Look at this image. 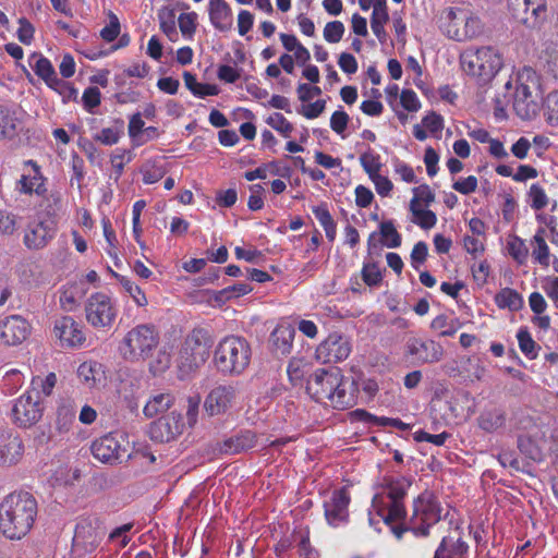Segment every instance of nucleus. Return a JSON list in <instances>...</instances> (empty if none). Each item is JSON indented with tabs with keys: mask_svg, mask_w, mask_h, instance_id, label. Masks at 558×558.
Returning a JSON list of instances; mask_svg holds the SVG:
<instances>
[{
	"mask_svg": "<svg viewBox=\"0 0 558 558\" xmlns=\"http://www.w3.org/2000/svg\"><path fill=\"white\" fill-rule=\"evenodd\" d=\"M518 447L522 453L533 461L539 462L545 458V448L541 442H535L532 437L520 436L518 439Z\"/></svg>",
	"mask_w": 558,
	"mask_h": 558,
	"instance_id": "obj_44",
	"label": "nucleus"
},
{
	"mask_svg": "<svg viewBox=\"0 0 558 558\" xmlns=\"http://www.w3.org/2000/svg\"><path fill=\"white\" fill-rule=\"evenodd\" d=\"M118 308L112 299L104 292L90 294L85 304L87 323L96 329H109L116 322Z\"/></svg>",
	"mask_w": 558,
	"mask_h": 558,
	"instance_id": "obj_11",
	"label": "nucleus"
},
{
	"mask_svg": "<svg viewBox=\"0 0 558 558\" xmlns=\"http://www.w3.org/2000/svg\"><path fill=\"white\" fill-rule=\"evenodd\" d=\"M19 283L26 289H38L50 283V276L35 262L21 263L15 270Z\"/></svg>",
	"mask_w": 558,
	"mask_h": 558,
	"instance_id": "obj_27",
	"label": "nucleus"
},
{
	"mask_svg": "<svg viewBox=\"0 0 558 558\" xmlns=\"http://www.w3.org/2000/svg\"><path fill=\"white\" fill-rule=\"evenodd\" d=\"M37 501L28 493H12L0 502V531L9 539H21L33 527Z\"/></svg>",
	"mask_w": 558,
	"mask_h": 558,
	"instance_id": "obj_2",
	"label": "nucleus"
},
{
	"mask_svg": "<svg viewBox=\"0 0 558 558\" xmlns=\"http://www.w3.org/2000/svg\"><path fill=\"white\" fill-rule=\"evenodd\" d=\"M46 181L40 166L35 160L28 159L23 161L16 191L20 194L44 196L47 192Z\"/></svg>",
	"mask_w": 558,
	"mask_h": 558,
	"instance_id": "obj_20",
	"label": "nucleus"
},
{
	"mask_svg": "<svg viewBox=\"0 0 558 558\" xmlns=\"http://www.w3.org/2000/svg\"><path fill=\"white\" fill-rule=\"evenodd\" d=\"M174 403V397L168 391L153 393L143 408V414L147 418H153L167 412Z\"/></svg>",
	"mask_w": 558,
	"mask_h": 558,
	"instance_id": "obj_35",
	"label": "nucleus"
},
{
	"mask_svg": "<svg viewBox=\"0 0 558 558\" xmlns=\"http://www.w3.org/2000/svg\"><path fill=\"white\" fill-rule=\"evenodd\" d=\"M24 454V444L21 437L11 432H0V465L17 464Z\"/></svg>",
	"mask_w": 558,
	"mask_h": 558,
	"instance_id": "obj_26",
	"label": "nucleus"
},
{
	"mask_svg": "<svg viewBox=\"0 0 558 558\" xmlns=\"http://www.w3.org/2000/svg\"><path fill=\"white\" fill-rule=\"evenodd\" d=\"M529 196L531 198V207L535 210H541L548 204V197L545 190L537 183L531 185Z\"/></svg>",
	"mask_w": 558,
	"mask_h": 558,
	"instance_id": "obj_56",
	"label": "nucleus"
},
{
	"mask_svg": "<svg viewBox=\"0 0 558 558\" xmlns=\"http://www.w3.org/2000/svg\"><path fill=\"white\" fill-rule=\"evenodd\" d=\"M380 235L383 244L389 248H396L401 245V235L397 231L392 221L381 222Z\"/></svg>",
	"mask_w": 558,
	"mask_h": 558,
	"instance_id": "obj_51",
	"label": "nucleus"
},
{
	"mask_svg": "<svg viewBox=\"0 0 558 558\" xmlns=\"http://www.w3.org/2000/svg\"><path fill=\"white\" fill-rule=\"evenodd\" d=\"M312 213L324 228L326 238L333 242L337 236V225L330 215L327 205L320 204L312 207Z\"/></svg>",
	"mask_w": 558,
	"mask_h": 558,
	"instance_id": "obj_40",
	"label": "nucleus"
},
{
	"mask_svg": "<svg viewBox=\"0 0 558 558\" xmlns=\"http://www.w3.org/2000/svg\"><path fill=\"white\" fill-rule=\"evenodd\" d=\"M351 349V343L347 337L332 332L318 344L315 356L322 363H337L348 359Z\"/></svg>",
	"mask_w": 558,
	"mask_h": 558,
	"instance_id": "obj_21",
	"label": "nucleus"
},
{
	"mask_svg": "<svg viewBox=\"0 0 558 558\" xmlns=\"http://www.w3.org/2000/svg\"><path fill=\"white\" fill-rule=\"evenodd\" d=\"M484 24L476 16H464L463 27H450L447 29V36L451 39L462 41L469 38H474L482 34Z\"/></svg>",
	"mask_w": 558,
	"mask_h": 558,
	"instance_id": "obj_36",
	"label": "nucleus"
},
{
	"mask_svg": "<svg viewBox=\"0 0 558 558\" xmlns=\"http://www.w3.org/2000/svg\"><path fill=\"white\" fill-rule=\"evenodd\" d=\"M511 19L526 28H539L547 20L546 0H507Z\"/></svg>",
	"mask_w": 558,
	"mask_h": 558,
	"instance_id": "obj_10",
	"label": "nucleus"
},
{
	"mask_svg": "<svg viewBox=\"0 0 558 558\" xmlns=\"http://www.w3.org/2000/svg\"><path fill=\"white\" fill-rule=\"evenodd\" d=\"M410 486L411 481L404 476H384L375 486L372 507L368 511L369 524L376 527L383 522L400 538L404 529L396 523L405 517L403 499Z\"/></svg>",
	"mask_w": 558,
	"mask_h": 558,
	"instance_id": "obj_1",
	"label": "nucleus"
},
{
	"mask_svg": "<svg viewBox=\"0 0 558 558\" xmlns=\"http://www.w3.org/2000/svg\"><path fill=\"white\" fill-rule=\"evenodd\" d=\"M543 114L546 123L558 126V89L549 92L543 99Z\"/></svg>",
	"mask_w": 558,
	"mask_h": 558,
	"instance_id": "obj_42",
	"label": "nucleus"
},
{
	"mask_svg": "<svg viewBox=\"0 0 558 558\" xmlns=\"http://www.w3.org/2000/svg\"><path fill=\"white\" fill-rule=\"evenodd\" d=\"M239 399V388L233 385H218L205 398L204 410L210 416L222 415L231 410Z\"/></svg>",
	"mask_w": 558,
	"mask_h": 558,
	"instance_id": "obj_16",
	"label": "nucleus"
},
{
	"mask_svg": "<svg viewBox=\"0 0 558 558\" xmlns=\"http://www.w3.org/2000/svg\"><path fill=\"white\" fill-rule=\"evenodd\" d=\"M32 324L20 314H11L0 319V345L14 348L23 344L32 333Z\"/></svg>",
	"mask_w": 558,
	"mask_h": 558,
	"instance_id": "obj_14",
	"label": "nucleus"
},
{
	"mask_svg": "<svg viewBox=\"0 0 558 558\" xmlns=\"http://www.w3.org/2000/svg\"><path fill=\"white\" fill-rule=\"evenodd\" d=\"M344 32V24L341 21L336 20L326 23L323 31V36L327 43L337 44L342 39Z\"/></svg>",
	"mask_w": 558,
	"mask_h": 558,
	"instance_id": "obj_54",
	"label": "nucleus"
},
{
	"mask_svg": "<svg viewBox=\"0 0 558 558\" xmlns=\"http://www.w3.org/2000/svg\"><path fill=\"white\" fill-rule=\"evenodd\" d=\"M461 326L462 324L459 322V319L445 314L436 316L430 322V329L437 332V335L440 337L453 336L461 328Z\"/></svg>",
	"mask_w": 558,
	"mask_h": 558,
	"instance_id": "obj_39",
	"label": "nucleus"
},
{
	"mask_svg": "<svg viewBox=\"0 0 558 558\" xmlns=\"http://www.w3.org/2000/svg\"><path fill=\"white\" fill-rule=\"evenodd\" d=\"M515 83L512 108L522 120H532L539 111L542 77L533 68L524 66L518 72Z\"/></svg>",
	"mask_w": 558,
	"mask_h": 558,
	"instance_id": "obj_4",
	"label": "nucleus"
},
{
	"mask_svg": "<svg viewBox=\"0 0 558 558\" xmlns=\"http://www.w3.org/2000/svg\"><path fill=\"white\" fill-rule=\"evenodd\" d=\"M209 356V343L201 330L192 331L184 340L179 352V367L186 376L201 367Z\"/></svg>",
	"mask_w": 558,
	"mask_h": 558,
	"instance_id": "obj_8",
	"label": "nucleus"
},
{
	"mask_svg": "<svg viewBox=\"0 0 558 558\" xmlns=\"http://www.w3.org/2000/svg\"><path fill=\"white\" fill-rule=\"evenodd\" d=\"M463 245L468 254L474 260L471 265V271L475 283L478 287H484L488 281V266L484 258L486 238L464 235Z\"/></svg>",
	"mask_w": 558,
	"mask_h": 558,
	"instance_id": "obj_19",
	"label": "nucleus"
},
{
	"mask_svg": "<svg viewBox=\"0 0 558 558\" xmlns=\"http://www.w3.org/2000/svg\"><path fill=\"white\" fill-rule=\"evenodd\" d=\"M531 257L534 264H538L543 268L550 265V250L546 242V229L539 227L530 240Z\"/></svg>",
	"mask_w": 558,
	"mask_h": 558,
	"instance_id": "obj_34",
	"label": "nucleus"
},
{
	"mask_svg": "<svg viewBox=\"0 0 558 558\" xmlns=\"http://www.w3.org/2000/svg\"><path fill=\"white\" fill-rule=\"evenodd\" d=\"M31 66L35 74L40 77L48 87L62 94L64 89L75 92L69 86V84L60 80L54 71V68L50 60L40 53H34L31 57Z\"/></svg>",
	"mask_w": 558,
	"mask_h": 558,
	"instance_id": "obj_24",
	"label": "nucleus"
},
{
	"mask_svg": "<svg viewBox=\"0 0 558 558\" xmlns=\"http://www.w3.org/2000/svg\"><path fill=\"white\" fill-rule=\"evenodd\" d=\"M351 386L338 368L316 369L307 380L306 391L315 401L343 410L355 401Z\"/></svg>",
	"mask_w": 558,
	"mask_h": 558,
	"instance_id": "obj_3",
	"label": "nucleus"
},
{
	"mask_svg": "<svg viewBox=\"0 0 558 558\" xmlns=\"http://www.w3.org/2000/svg\"><path fill=\"white\" fill-rule=\"evenodd\" d=\"M464 15L462 12H457L454 9H447L441 15L440 28L447 35V29L450 27H460L463 24Z\"/></svg>",
	"mask_w": 558,
	"mask_h": 558,
	"instance_id": "obj_55",
	"label": "nucleus"
},
{
	"mask_svg": "<svg viewBox=\"0 0 558 558\" xmlns=\"http://www.w3.org/2000/svg\"><path fill=\"white\" fill-rule=\"evenodd\" d=\"M76 377L89 390L100 389L106 384V372L96 361L83 362L76 369Z\"/></svg>",
	"mask_w": 558,
	"mask_h": 558,
	"instance_id": "obj_30",
	"label": "nucleus"
},
{
	"mask_svg": "<svg viewBox=\"0 0 558 558\" xmlns=\"http://www.w3.org/2000/svg\"><path fill=\"white\" fill-rule=\"evenodd\" d=\"M349 114L343 110H337L331 114L330 118V129L344 138V132L348 128L349 123Z\"/></svg>",
	"mask_w": 558,
	"mask_h": 558,
	"instance_id": "obj_61",
	"label": "nucleus"
},
{
	"mask_svg": "<svg viewBox=\"0 0 558 558\" xmlns=\"http://www.w3.org/2000/svg\"><path fill=\"white\" fill-rule=\"evenodd\" d=\"M56 384L57 375L54 373H49L45 377H34L32 380V388L33 390H37L38 393L48 397L52 393Z\"/></svg>",
	"mask_w": 558,
	"mask_h": 558,
	"instance_id": "obj_53",
	"label": "nucleus"
},
{
	"mask_svg": "<svg viewBox=\"0 0 558 558\" xmlns=\"http://www.w3.org/2000/svg\"><path fill=\"white\" fill-rule=\"evenodd\" d=\"M266 123L280 133L283 137L288 138L293 132V125L290 123L283 114L275 112L266 119Z\"/></svg>",
	"mask_w": 558,
	"mask_h": 558,
	"instance_id": "obj_52",
	"label": "nucleus"
},
{
	"mask_svg": "<svg viewBox=\"0 0 558 558\" xmlns=\"http://www.w3.org/2000/svg\"><path fill=\"white\" fill-rule=\"evenodd\" d=\"M517 339L521 352L529 360H534L537 357L541 347L533 340L530 331L526 328L519 329Z\"/></svg>",
	"mask_w": 558,
	"mask_h": 558,
	"instance_id": "obj_46",
	"label": "nucleus"
},
{
	"mask_svg": "<svg viewBox=\"0 0 558 558\" xmlns=\"http://www.w3.org/2000/svg\"><path fill=\"white\" fill-rule=\"evenodd\" d=\"M306 366L307 364L303 359H291L287 368V373L292 385L299 386L303 384L304 376L308 372Z\"/></svg>",
	"mask_w": 558,
	"mask_h": 558,
	"instance_id": "obj_50",
	"label": "nucleus"
},
{
	"mask_svg": "<svg viewBox=\"0 0 558 558\" xmlns=\"http://www.w3.org/2000/svg\"><path fill=\"white\" fill-rule=\"evenodd\" d=\"M51 335L59 347L63 349L82 348L86 341L83 325L68 315L60 316L53 320Z\"/></svg>",
	"mask_w": 558,
	"mask_h": 558,
	"instance_id": "obj_13",
	"label": "nucleus"
},
{
	"mask_svg": "<svg viewBox=\"0 0 558 558\" xmlns=\"http://www.w3.org/2000/svg\"><path fill=\"white\" fill-rule=\"evenodd\" d=\"M427 256V244L423 241L415 243L410 255L411 266L414 269L418 270L421 266L424 265V263L426 262Z\"/></svg>",
	"mask_w": 558,
	"mask_h": 558,
	"instance_id": "obj_59",
	"label": "nucleus"
},
{
	"mask_svg": "<svg viewBox=\"0 0 558 558\" xmlns=\"http://www.w3.org/2000/svg\"><path fill=\"white\" fill-rule=\"evenodd\" d=\"M404 354L416 364H434L442 360L445 350L433 339L410 337L404 345Z\"/></svg>",
	"mask_w": 558,
	"mask_h": 558,
	"instance_id": "obj_15",
	"label": "nucleus"
},
{
	"mask_svg": "<svg viewBox=\"0 0 558 558\" xmlns=\"http://www.w3.org/2000/svg\"><path fill=\"white\" fill-rule=\"evenodd\" d=\"M488 48H469L461 56L463 71L478 80V83L486 82V63L488 62Z\"/></svg>",
	"mask_w": 558,
	"mask_h": 558,
	"instance_id": "obj_25",
	"label": "nucleus"
},
{
	"mask_svg": "<svg viewBox=\"0 0 558 558\" xmlns=\"http://www.w3.org/2000/svg\"><path fill=\"white\" fill-rule=\"evenodd\" d=\"M375 186L377 194L381 197H388L393 189V184L388 177L380 172L368 178Z\"/></svg>",
	"mask_w": 558,
	"mask_h": 558,
	"instance_id": "obj_62",
	"label": "nucleus"
},
{
	"mask_svg": "<svg viewBox=\"0 0 558 558\" xmlns=\"http://www.w3.org/2000/svg\"><path fill=\"white\" fill-rule=\"evenodd\" d=\"M445 368L449 376H464L471 380H480L485 376V368L476 357H463L460 362L446 364Z\"/></svg>",
	"mask_w": 558,
	"mask_h": 558,
	"instance_id": "obj_33",
	"label": "nucleus"
},
{
	"mask_svg": "<svg viewBox=\"0 0 558 558\" xmlns=\"http://www.w3.org/2000/svg\"><path fill=\"white\" fill-rule=\"evenodd\" d=\"M57 231L58 222L53 217L41 218L35 223L28 225L23 243L31 251H40L52 241Z\"/></svg>",
	"mask_w": 558,
	"mask_h": 558,
	"instance_id": "obj_17",
	"label": "nucleus"
},
{
	"mask_svg": "<svg viewBox=\"0 0 558 558\" xmlns=\"http://www.w3.org/2000/svg\"><path fill=\"white\" fill-rule=\"evenodd\" d=\"M109 24L100 31L101 38L107 41H113L120 34L121 26L118 16L113 12L108 13Z\"/></svg>",
	"mask_w": 558,
	"mask_h": 558,
	"instance_id": "obj_58",
	"label": "nucleus"
},
{
	"mask_svg": "<svg viewBox=\"0 0 558 558\" xmlns=\"http://www.w3.org/2000/svg\"><path fill=\"white\" fill-rule=\"evenodd\" d=\"M507 248L510 256L520 265L526 263L529 258V247L525 241L518 235H512L508 240Z\"/></svg>",
	"mask_w": 558,
	"mask_h": 558,
	"instance_id": "obj_47",
	"label": "nucleus"
},
{
	"mask_svg": "<svg viewBox=\"0 0 558 558\" xmlns=\"http://www.w3.org/2000/svg\"><path fill=\"white\" fill-rule=\"evenodd\" d=\"M253 290L250 283H235L233 286L227 287L216 293V301L227 302L232 299L240 298L242 295L248 294Z\"/></svg>",
	"mask_w": 558,
	"mask_h": 558,
	"instance_id": "obj_49",
	"label": "nucleus"
},
{
	"mask_svg": "<svg viewBox=\"0 0 558 558\" xmlns=\"http://www.w3.org/2000/svg\"><path fill=\"white\" fill-rule=\"evenodd\" d=\"M393 172L405 183H416V174L413 168L400 159L392 161Z\"/></svg>",
	"mask_w": 558,
	"mask_h": 558,
	"instance_id": "obj_57",
	"label": "nucleus"
},
{
	"mask_svg": "<svg viewBox=\"0 0 558 558\" xmlns=\"http://www.w3.org/2000/svg\"><path fill=\"white\" fill-rule=\"evenodd\" d=\"M160 342V335L153 324H138L125 332L119 351L125 361L138 363L151 357Z\"/></svg>",
	"mask_w": 558,
	"mask_h": 558,
	"instance_id": "obj_5",
	"label": "nucleus"
},
{
	"mask_svg": "<svg viewBox=\"0 0 558 558\" xmlns=\"http://www.w3.org/2000/svg\"><path fill=\"white\" fill-rule=\"evenodd\" d=\"M494 300L499 308H508L511 312L521 310L524 304L522 295L511 288L501 289L496 293Z\"/></svg>",
	"mask_w": 558,
	"mask_h": 558,
	"instance_id": "obj_38",
	"label": "nucleus"
},
{
	"mask_svg": "<svg viewBox=\"0 0 558 558\" xmlns=\"http://www.w3.org/2000/svg\"><path fill=\"white\" fill-rule=\"evenodd\" d=\"M422 124L430 134L435 135L444 129V118L432 111L422 119Z\"/></svg>",
	"mask_w": 558,
	"mask_h": 558,
	"instance_id": "obj_64",
	"label": "nucleus"
},
{
	"mask_svg": "<svg viewBox=\"0 0 558 558\" xmlns=\"http://www.w3.org/2000/svg\"><path fill=\"white\" fill-rule=\"evenodd\" d=\"M410 211L413 216L412 222L422 229H432L437 222L435 213L429 209H425L420 205H415L414 203L410 204Z\"/></svg>",
	"mask_w": 558,
	"mask_h": 558,
	"instance_id": "obj_45",
	"label": "nucleus"
},
{
	"mask_svg": "<svg viewBox=\"0 0 558 558\" xmlns=\"http://www.w3.org/2000/svg\"><path fill=\"white\" fill-rule=\"evenodd\" d=\"M250 361L251 347L244 338L238 336L223 338L214 352L215 366L223 375H241Z\"/></svg>",
	"mask_w": 558,
	"mask_h": 558,
	"instance_id": "obj_6",
	"label": "nucleus"
},
{
	"mask_svg": "<svg viewBox=\"0 0 558 558\" xmlns=\"http://www.w3.org/2000/svg\"><path fill=\"white\" fill-rule=\"evenodd\" d=\"M119 282L123 289V291L132 298L134 303L140 307H145L148 304V300L144 293V291L131 279L126 277H120Z\"/></svg>",
	"mask_w": 558,
	"mask_h": 558,
	"instance_id": "obj_48",
	"label": "nucleus"
},
{
	"mask_svg": "<svg viewBox=\"0 0 558 558\" xmlns=\"http://www.w3.org/2000/svg\"><path fill=\"white\" fill-rule=\"evenodd\" d=\"M44 408L39 397L26 391L14 400L10 418L13 424L21 428H29L38 423L43 416Z\"/></svg>",
	"mask_w": 558,
	"mask_h": 558,
	"instance_id": "obj_12",
	"label": "nucleus"
},
{
	"mask_svg": "<svg viewBox=\"0 0 558 558\" xmlns=\"http://www.w3.org/2000/svg\"><path fill=\"white\" fill-rule=\"evenodd\" d=\"M441 517V509L435 496L430 493L421 494L413 502V513L409 530L416 536H425L428 529L436 524Z\"/></svg>",
	"mask_w": 558,
	"mask_h": 558,
	"instance_id": "obj_9",
	"label": "nucleus"
},
{
	"mask_svg": "<svg viewBox=\"0 0 558 558\" xmlns=\"http://www.w3.org/2000/svg\"><path fill=\"white\" fill-rule=\"evenodd\" d=\"M124 133V122L120 119L116 120L113 125L104 128L95 135V141L112 146L117 144Z\"/></svg>",
	"mask_w": 558,
	"mask_h": 558,
	"instance_id": "obj_41",
	"label": "nucleus"
},
{
	"mask_svg": "<svg viewBox=\"0 0 558 558\" xmlns=\"http://www.w3.org/2000/svg\"><path fill=\"white\" fill-rule=\"evenodd\" d=\"M23 131V123L15 109L0 106V141L15 140Z\"/></svg>",
	"mask_w": 558,
	"mask_h": 558,
	"instance_id": "obj_32",
	"label": "nucleus"
},
{
	"mask_svg": "<svg viewBox=\"0 0 558 558\" xmlns=\"http://www.w3.org/2000/svg\"><path fill=\"white\" fill-rule=\"evenodd\" d=\"M120 433H108L95 439L90 450L93 457L101 463L114 464L125 456L123 439Z\"/></svg>",
	"mask_w": 558,
	"mask_h": 558,
	"instance_id": "obj_18",
	"label": "nucleus"
},
{
	"mask_svg": "<svg viewBox=\"0 0 558 558\" xmlns=\"http://www.w3.org/2000/svg\"><path fill=\"white\" fill-rule=\"evenodd\" d=\"M208 17L211 26L222 33L233 27V12L226 0H208Z\"/></svg>",
	"mask_w": 558,
	"mask_h": 558,
	"instance_id": "obj_29",
	"label": "nucleus"
},
{
	"mask_svg": "<svg viewBox=\"0 0 558 558\" xmlns=\"http://www.w3.org/2000/svg\"><path fill=\"white\" fill-rule=\"evenodd\" d=\"M295 329L291 324L280 323L276 326L269 337L271 351L278 356H286L291 353Z\"/></svg>",
	"mask_w": 558,
	"mask_h": 558,
	"instance_id": "obj_31",
	"label": "nucleus"
},
{
	"mask_svg": "<svg viewBox=\"0 0 558 558\" xmlns=\"http://www.w3.org/2000/svg\"><path fill=\"white\" fill-rule=\"evenodd\" d=\"M468 545L460 536H446L437 548L434 558H464Z\"/></svg>",
	"mask_w": 558,
	"mask_h": 558,
	"instance_id": "obj_37",
	"label": "nucleus"
},
{
	"mask_svg": "<svg viewBox=\"0 0 558 558\" xmlns=\"http://www.w3.org/2000/svg\"><path fill=\"white\" fill-rule=\"evenodd\" d=\"M89 288L83 279L69 281L59 289V304L64 312H74Z\"/></svg>",
	"mask_w": 558,
	"mask_h": 558,
	"instance_id": "obj_28",
	"label": "nucleus"
},
{
	"mask_svg": "<svg viewBox=\"0 0 558 558\" xmlns=\"http://www.w3.org/2000/svg\"><path fill=\"white\" fill-rule=\"evenodd\" d=\"M350 496L345 489H337L325 500V517L331 526H339L348 521Z\"/></svg>",
	"mask_w": 558,
	"mask_h": 558,
	"instance_id": "obj_22",
	"label": "nucleus"
},
{
	"mask_svg": "<svg viewBox=\"0 0 558 558\" xmlns=\"http://www.w3.org/2000/svg\"><path fill=\"white\" fill-rule=\"evenodd\" d=\"M400 105L409 112H417L422 105L416 95L412 89H403L400 93Z\"/></svg>",
	"mask_w": 558,
	"mask_h": 558,
	"instance_id": "obj_60",
	"label": "nucleus"
},
{
	"mask_svg": "<svg viewBox=\"0 0 558 558\" xmlns=\"http://www.w3.org/2000/svg\"><path fill=\"white\" fill-rule=\"evenodd\" d=\"M159 29L171 43L179 40V34L185 40H193L198 25V14L194 11L175 15L173 9L163 7L158 11Z\"/></svg>",
	"mask_w": 558,
	"mask_h": 558,
	"instance_id": "obj_7",
	"label": "nucleus"
},
{
	"mask_svg": "<svg viewBox=\"0 0 558 558\" xmlns=\"http://www.w3.org/2000/svg\"><path fill=\"white\" fill-rule=\"evenodd\" d=\"M413 197L410 202V204L415 205H428L434 201V194L428 185L422 184L412 190Z\"/></svg>",
	"mask_w": 558,
	"mask_h": 558,
	"instance_id": "obj_63",
	"label": "nucleus"
},
{
	"mask_svg": "<svg viewBox=\"0 0 558 558\" xmlns=\"http://www.w3.org/2000/svg\"><path fill=\"white\" fill-rule=\"evenodd\" d=\"M359 160L368 178L381 171V157L371 147L360 155Z\"/></svg>",
	"mask_w": 558,
	"mask_h": 558,
	"instance_id": "obj_43",
	"label": "nucleus"
},
{
	"mask_svg": "<svg viewBox=\"0 0 558 558\" xmlns=\"http://www.w3.org/2000/svg\"><path fill=\"white\" fill-rule=\"evenodd\" d=\"M184 429L182 416L179 413H170L169 415L159 418L150 426L151 439L159 442H169L175 437L181 435Z\"/></svg>",
	"mask_w": 558,
	"mask_h": 558,
	"instance_id": "obj_23",
	"label": "nucleus"
}]
</instances>
